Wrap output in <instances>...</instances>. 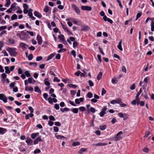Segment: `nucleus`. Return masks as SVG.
Masks as SVG:
<instances>
[{"mask_svg":"<svg viewBox=\"0 0 154 154\" xmlns=\"http://www.w3.org/2000/svg\"><path fill=\"white\" fill-rule=\"evenodd\" d=\"M7 130L3 128H0V134H3Z\"/></svg>","mask_w":154,"mask_h":154,"instance_id":"16","label":"nucleus"},{"mask_svg":"<svg viewBox=\"0 0 154 154\" xmlns=\"http://www.w3.org/2000/svg\"><path fill=\"white\" fill-rule=\"evenodd\" d=\"M17 15L16 14H14L11 17V19L12 20L17 19Z\"/></svg>","mask_w":154,"mask_h":154,"instance_id":"28","label":"nucleus"},{"mask_svg":"<svg viewBox=\"0 0 154 154\" xmlns=\"http://www.w3.org/2000/svg\"><path fill=\"white\" fill-rule=\"evenodd\" d=\"M55 125L57 126H60L61 125V124L59 122H55Z\"/></svg>","mask_w":154,"mask_h":154,"instance_id":"63","label":"nucleus"},{"mask_svg":"<svg viewBox=\"0 0 154 154\" xmlns=\"http://www.w3.org/2000/svg\"><path fill=\"white\" fill-rule=\"evenodd\" d=\"M5 72L7 74H9L10 72V71L9 69V68L7 66L5 67Z\"/></svg>","mask_w":154,"mask_h":154,"instance_id":"26","label":"nucleus"},{"mask_svg":"<svg viewBox=\"0 0 154 154\" xmlns=\"http://www.w3.org/2000/svg\"><path fill=\"white\" fill-rule=\"evenodd\" d=\"M71 110L74 113H77L78 112V109L77 108H74L72 109Z\"/></svg>","mask_w":154,"mask_h":154,"instance_id":"38","label":"nucleus"},{"mask_svg":"<svg viewBox=\"0 0 154 154\" xmlns=\"http://www.w3.org/2000/svg\"><path fill=\"white\" fill-rule=\"evenodd\" d=\"M116 78L114 77L112 79V82L113 84H114L115 83H117L118 80H116Z\"/></svg>","mask_w":154,"mask_h":154,"instance_id":"39","label":"nucleus"},{"mask_svg":"<svg viewBox=\"0 0 154 154\" xmlns=\"http://www.w3.org/2000/svg\"><path fill=\"white\" fill-rule=\"evenodd\" d=\"M0 100H3L4 103L7 102V97L3 94H0Z\"/></svg>","mask_w":154,"mask_h":154,"instance_id":"5","label":"nucleus"},{"mask_svg":"<svg viewBox=\"0 0 154 154\" xmlns=\"http://www.w3.org/2000/svg\"><path fill=\"white\" fill-rule=\"evenodd\" d=\"M72 7L74 9L76 13L78 14H79L80 13V11L79 9L78 8V7L74 4H72Z\"/></svg>","mask_w":154,"mask_h":154,"instance_id":"7","label":"nucleus"},{"mask_svg":"<svg viewBox=\"0 0 154 154\" xmlns=\"http://www.w3.org/2000/svg\"><path fill=\"white\" fill-rule=\"evenodd\" d=\"M79 44L77 41H75L73 43V47L74 48L77 47L78 45Z\"/></svg>","mask_w":154,"mask_h":154,"instance_id":"35","label":"nucleus"},{"mask_svg":"<svg viewBox=\"0 0 154 154\" xmlns=\"http://www.w3.org/2000/svg\"><path fill=\"white\" fill-rule=\"evenodd\" d=\"M54 108L57 110L59 109L60 108L59 104H55L54 105Z\"/></svg>","mask_w":154,"mask_h":154,"instance_id":"60","label":"nucleus"},{"mask_svg":"<svg viewBox=\"0 0 154 154\" xmlns=\"http://www.w3.org/2000/svg\"><path fill=\"white\" fill-rule=\"evenodd\" d=\"M79 110L82 111H84L85 110V107L83 106H81L79 108Z\"/></svg>","mask_w":154,"mask_h":154,"instance_id":"51","label":"nucleus"},{"mask_svg":"<svg viewBox=\"0 0 154 154\" xmlns=\"http://www.w3.org/2000/svg\"><path fill=\"white\" fill-rule=\"evenodd\" d=\"M48 78L45 79V84L47 86H49L50 85V83L48 81Z\"/></svg>","mask_w":154,"mask_h":154,"instance_id":"23","label":"nucleus"},{"mask_svg":"<svg viewBox=\"0 0 154 154\" xmlns=\"http://www.w3.org/2000/svg\"><path fill=\"white\" fill-rule=\"evenodd\" d=\"M29 65L30 66L34 65L35 67L37 66V63L35 62H30L29 63Z\"/></svg>","mask_w":154,"mask_h":154,"instance_id":"42","label":"nucleus"},{"mask_svg":"<svg viewBox=\"0 0 154 154\" xmlns=\"http://www.w3.org/2000/svg\"><path fill=\"white\" fill-rule=\"evenodd\" d=\"M29 109L30 112V113L27 114L26 115L25 119L26 120L29 119V117L32 118L34 116L32 113L34 112V110L32 108L31 106H29Z\"/></svg>","mask_w":154,"mask_h":154,"instance_id":"1","label":"nucleus"},{"mask_svg":"<svg viewBox=\"0 0 154 154\" xmlns=\"http://www.w3.org/2000/svg\"><path fill=\"white\" fill-rule=\"evenodd\" d=\"M48 101L51 104L52 103V100L53 98H52L51 97H50L48 98Z\"/></svg>","mask_w":154,"mask_h":154,"instance_id":"58","label":"nucleus"},{"mask_svg":"<svg viewBox=\"0 0 154 154\" xmlns=\"http://www.w3.org/2000/svg\"><path fill=\"white\" fill-rule=\"evenodd\" d=\"M66 49L65 48H61L58 51V53H61L62 52H64L66 51Z\"/></svg>","mask_w":154,"mask_h":154,"instance_id":"45","label":"nucleus"},{"mask_svg":"<svg viewBox=\"0 0 154 154\" xmlns=\"http://www.w3.org/2000/svg\"><path fill=\"white\" fill-rule=\"evenodd\" d=\"M90 111L91 112L94 113L95 112L96 110L93 107H91L90 109Z\"/></svg>","mask_w":154,"mask_h":154,"instance_id":"56","label":"nucleus"},{"mask_svg":"<svg viewBox=\"0 0 154 154\" xmlns=\"http://www.w3.org/2000/svg\"><path fill=\"white\" fill-rule=\"evenodd\" d=\"M19 45L23 49L26 48L28 47L27 45L23 42H20L19 44Z\"/></svg>","mask_w":154,"mask_h":154,"instance_id":"12","label":"nucleus"},{"mask_svg":"<svg viewBox=\"0 0 154 154\" xmlns=\"http://www.w3.org/2000/svg\"><path fill=\"white\" fill-rule=\"evenodd\" d=\"M142 14V13L140 12H139V13H138L137 15L136 18V20H137L138 19L140 18Z\"/></svg>","mask_w":154,"mask_h":154,"instance_id":"33","label":"nucleus"},{"mask_svg":"<svg viewBox=\"0 0 154 154\" xmlns=\"http://www.w3.org/2000/svg\"><path fill=\"white\" fill-rule=\"evenodd\" d=\"M14 40L13 39H8V42L10 44H14L15 43Z\"/></svg>","mask_w":154,"mask_h":154,"instance_id":"24","label":"nucleus"},{"mask_svg":"<svg viewBox=\"0 0 154 154\" xmlns=\"http://www.w3.org/2000/svg\"><path fill=\"white\" fill-rule=\"evenodd\" d=\"M25 90L26 91H33V88L32 87H28L27 86H26L25 88Z\"/></svg>","mask_w":154,"mask_h":154,"instance_id":"15","label":"nucleus"},{"mask_svg":"<svg viewBox=\"0 0 154 154\" xmlns=\"http://www.w3.org/2000/svg\"><path fill=\"white\" fill-rule=\"evenodd\" d=\"M55 55V54H51L48 56L47 59V60L48 61L50 60V59H51L53 57H54V56Z\"/></svg>","mask_w":154,"mask_h":154,"instance_id":"27","label":"nucleus"},{"mask_svg":"<svg viewBox=\"0 0 154 154\" xmlns=\"http://www.w3.org/2000/svg\"><path fill=\"white\" fill-rule=\"evenodd\" d=\"M102 72H100L98 74V75L97 76V79L98 80H100L102 78Z\"/></svg>","mask_w":154,"mask_h":154,"instance_id":"21","label":"nucleus"},{"mask_svg":"<svg viewBox=\"0 0 154 154\" xmlns=\"http://www.w3.org/2000/svg\"><path fill=\"white\" fill-rule=\"evenodd\" d=\"M16 4V3H14L12 4L11 6L10 9H12L15 8V7Z\"/></svg>","mask_w":154,"mask_h":154,"instance_id":"47","label":"nucleus"},{"mask_svg":"<svg viewBox=\"0 0 154 154\" xmlns=\"http://www.w3.org/2000/svg\"><path fill=\"white\" fill-rule=\"evenodd\" d=\"M107 108L105 106L102 109L101 112L99 114L101 117H103L104 115L106 113V111Z\"/></svg>","mask_w":154,"mask_h":154,"instance_id":"4","label":"nucleus"},{"mask_svg":"<svg viewBox=\"0 0 154 154\" xmlns=\"http://www.w3.org/2000/svg\"><path fill=\"white\" fill-rule=\"evenodd\" d=\"M34 91L36 92H37L38 93H41V90L38 87V86H36L34 88Z\"/></svg>","mask_w":154,"mask_h":154,"instance_id":"20","label":"nucleus"},{"mask_svg":"<svg viewBox=\"0 0 154 154\" xmlns=\"http://www.w3.org/2000/svg\"><path fill=\"white\" fill-rule=\"evenodd\" d=\"M49 7L47 6L46 5L45 8L44 9V11L46 13H47L48 11Z\"/></svg>","mask_w":154,"mask_h":154,"instance_id":"36","label":"nucleus"},{"mask_svg":"<svg viewBox=\"0 0 154 154\" xmlns=\"http://www.w3.org/2000/svg\"><path fill=\"white\" fill-rule=\"evenodd\" d=\"M144 82H145L146 84V85L149 82V77H147L145 78L144 80Z\"/></svg>","mask_w":154,"mask_h":154,"instance_id":"30","label":"nucleus"},{"mask_svg":"<svg viewBox=\"0 0 154 154\" xmlns=\"http://www.w3.org/2000/svg\"><path fill=\"white\" fill-rule=\"evenodd\" d=\"M37 39L38 44L41 45L42 42V37L40 35H38L37 36Z\"/></svg>","mask_w":154,"mask_h":154,"instance_id":"9","label":"nucleus"},{"mask_svg":"<svg viewBox=\"0 0 154 154\" xmlns=\"http://www.w3.org/2000/svg\"><path fill=\"white\" fill-rule=\"evenodd\" d=\"M81 9L84 11H90L92 10V8L87 6H82L81 7Z\"/></svg>","mask_w":154,"mask_h":154,"instance_id":"6","label":"nucleus"},{"mask_svg":"<svg viewBox=\"0 0 154 154\" xmlns=\"http://www.w3.org/2000/svg\"><path fill=\"white\" fill-rule=\"evenodd\" d=\"M122 72H124L125 73L126 72L127 70L124 66H123L122 67Z\"/></svg>","mask_w":154,"mask_h":154,"instance_id":"55","label":"nucleus"},{"mask_svg":"<svg viewBox=\"0 0 154 154\" xmlns=\"http://www.w3.org/2000/svg\"><path fill=\"white\" fill-rule=\"evenodd\" d=\"M8 48L9 49V52L11 56H15L16 55L15 54L16 53V52L15 51L16 49H13L9 48Z\"/></svg>","mask_w":154,"mask_h":154,"instance_id":"2","label":"nucleus"},{"mask_svg":"<svg viewBox=\"0 0 154 154\" xmlns=\"http://www.w3.org/2000/svg\"><path fill=\"white\" fill-rule=\"evenodd\" d=\"M15 83L14 82H12L9 85V86L11 88H13L15 86Z\"/></svg>","mask_w":154,"mask_h":154,"instance_id":"64","label":"nucleus"},{"mask_svg":"<svg viewBox=\"0 0 154 154\" xmlns=\"http://www.w3.org/2000/svg\"><path fill=\"white\" fill-rule=\"evenodd\" d=\"M80 144V143L79 142H76L72 143V145L73 146H75L77 145H79Z\"/></svg>","mask_w":154,"mask_h":154,"instance_id":"32","label":"nucleus"},{"mask_svg":"<svg viewBox=\"0 0 154 154\" xmlns=\"http://www.w3.org/2000/svg\"><path fill=\"white\" fill-rule=\"evenodd\" d=\"M116 101V102L117 103H119L120 104V103H122V101L120 99H117Z\"/></svg>","mask_w":154,"mask_h":154,"instance_id":"52","label":"nucleus"},{"mask_svg":"<svg viewBox=\"0 0 154 154\" xmlns=\"http://www.w3.org/2000/svg\"><path fill=\"white\" fill-rule=\"evenodd\" d=\"M28 81L29 83L30 84L32 83L33 82L34 83L35 82V81L32 78H29Z\"/></svg>","mask_w":154,"mask_h":154,"instance_id":"17","label":"nucleus"},{"mask_svg":"<svg viewBox=\"0 0 154 154\" xmlns=\"http://www.w3.org/2000/svg\"><path fill=\"white\" fill-rule=\"evenodd\" d=\"M107 145V143H102L101 142H99L97 143L96 144H93V146H105Z\"/></svg>","mask_w":154,"mask_h":154,"instance_id":"11","label":"nucleus"},{"mask_svg":"<svg viewBox=\"0 0 154 154\" xmlns=\"http://www.w3.org/2000/svg\"><path fill=\"white\" fill-rule=\"evenodd\" d=\"M58 37L59 39L62 42H65L67 44L66 41L65 39L64 36L63 34H61L60 35H59Z\"/></svg>","mask_w":154,"mask_h":154,"instance_id":"10","label":"nucleus"},{"mask_svg":"<svg viewBox=\"0 0 154 154\" xmlns=\"http://www.w3.org/2000/svg\"><path fill=\"white\" fill-rule=\"evenodd\" d=\"M54 130L55 132H57L59 131V128L55 126L54 127Z\"/></svg>","mask_w":154,"mask_h":154,"instance_id":"61","label":"nucleus"},{"mask_svg":"<svg viewBox=\"0 0 154 154\" xmlns=\"http://www.w3.org/2000/svg\"><path fill=\"white\" fill-rule=\"evenodd\" d=\"M143 151L145 153H148L149 151V149L147 147H144L143 149Z\"/></svg>","mask_w":154,"mask_h":154,"instance_id":"29","label":"nucleus"},{"mask_svg":"<svg viewBox=\"0 0 154 154\" xmlns=\"http://www.w3.org/2000/svg\"><path fill=\"white\" fill-rule=\"evenodd\" d=\"M6 2L5 5V7H8L9 5H10L11 2L10 0H6Z\"/></svg>","mask_w":154,"mask_h":154,"instance_id":"31","label":"nucleus"},{"mask_svg":"<svg viewBox=\"0 0 154 154\" xmlns=\"http://www.w3.org/2000/svg\"><path fill=\"white\" fill-rule=\"evenodd\" d=\"M27 32L31 36H33L34 35V33L32 31H27Z\"/></svg>","mask_w":154,"mask_h":154,"instance_id":"62","label":"nucleus"},{"mask_svg":"<svg viewBox=\"0 0 154 154\" xmlns=\"http://www.w3.org/2000/svg\"><path fill=\"white\" fill-rule=\"evenodd\" d=\"M25 74L27 77H29L31 76V75L29 71H26L25 72Z\"/></svg>","mask_w":154,"mask_h":154,"instance_id":"44","label":"nucleus"},{"mask_svg":"<svg viewBox=\"0 0 154 154\" xmlns=\"http://www.w3.org/2000/svg\"><path fill=\"white\" fill-rule=\"evenodd\" d=\"M41 150L40 149H36L34 151V154H36L37 153H39L40 152Z\"/></svg>","mask_w":154,"mask_h":154,"instance_id":"53","label":"nucleus"},{"mask_svg":"<svg viewBox=\"0 0 154 154\" xmlns=\"http://www.w3.org/2000/svg\"><path fill=\"white\" fill-rule=\"evenodd\" d=\"M100 129L101 130H105L106 128V125H102V126H100Z\"/></svg>","mask_w":154,"mask_h":154,"instance_id":"41","label":"nucleus"},{"mask_svg":"<svg viewBox=\"0 0 154 154\" xmlns=\"http://www.w3.org/2000/svg\"><path fill=\"white\" fill-rule=\"evenodd\" d=\"M144 94L142 93L141 94V96H143L146 99H148L149 98V97L148 96V94L147 92H144Z\"/></svg>","mask_w":154,"mask_h":154,"instance_id":"19","label":"nucleus"},{"mask_svg":"<svg viewBox=\"0 0 154 154\" xmlns=\"http://www.w3.org/2000/svg\"><path fill=\"white\" fill-rule=\"evenodd\" d=\"M88 83L89 84V85L91 87L93 86L94 85L93 83L91 80H89L88 81Z\"/></svg>","mask_w":154,"mask_h":154,"instance_id":"57","label":"nucleus"},{"mask_svg":"<svg viewBox=\"0 0 154 154\" xmlns=\"http://www.w3.org/2000/svg\"><path fill=\"white\" fill-rule=\"evenodd\" d=\"M92 94L90 92H89L87 94V97L89 98H91L92 97Z\"/></svg>","mask_w":154,"mask_h":154,"instance_id":"46","label":"nucleus"},{"mask_svg":"<svg viewBox=\"0 0 154 154\" xmlns=\"http://www.w3.org/2000/svg\"><path fill=\"white\" fill-rule=\"evenodd\" d=\"M122 40H121L118 45V48L121 51L123 50V49L122 46Z\"/></svg>","mask_w":154,"mask_h":154,"instance_id":"14","label":"nucleus"},{"mask_svg":"<svg viewBox=\"0 0 154 154\" xmlns=\"http://www.w3.org/2000/svg\"><path fill=\"white\" fill-rule=\"evenodd\" d=\"M56 138L58 139H61L62 138H63L65 139H66V138L63 136H61V135H56Z\"/></svg>","mask_w":154,"mask_h":154,"instance_id":"25","label":"nucleus"},{"mask_svg":"<svg viewBox=\"0 0 154 154\" xmlns=\"http://www.w3.org/2000/svg\"><path fill=\"white\" fill-rule=\"evenodd\" d=\"M37 134H38V133H33L31 135V137L33 139H35L37 136Z\"/></svg>","mask_w":154,"mask_h":154,"instance_id":"34","label":"nucleus"},{"mask_svg":"<svg viewBox=\"0 0 154 154\" xmlns=\"http://www.w3.org/2000/svg\"><path fill=\"white\" fill-rule=\"evenodd\" d=\"M151 30L152 31H154V25L153 21H152L151 23Z\"/></svg>","mask_w":154,"mask_h":154,"instance_id":"43","label":"nucleus"},{"mask_svg":"<svg viewBox=\"0 0 154 154\" xmlns=\"http://www.w3.org/2000/svg\"><path fill=\"white\" fill-rule=\"evenodd\" d=\"M49 119L53 121H54L55 120V119L54 117L52 116H49Z\"/></svg>","mask_w":154,"mask_h":154,"instance_id":"54","label":"nucleus"},{"mask_svg":"<svg viewBox=\"0 0 154 154\" xmlns=\"http://www.w3.org/2000/svg\"><path fill=\"white\" fill-rule=\"evenodd\" d=\"M135 86L134 83L131 86L130 88L131 90H134L135 89Z\"/></svg>","mask_w":154,"mask_h":154,"instance_id":"49","label":"nucleus"},{"mask_svg":"<svg viewBox=\"0 0 154 154\" xmlns=\"http://www.w3.org/2000/svg\"><path fill=\"white\" fill-rule=\"evenodd\" d=\"M68 86L72 88H76L77 87L76 85L72 84H69Z\"/></svg>","mask_w":154,"mask_h":154,"instance_id":"40","label":"nucleus"},{"mask_svg":"<svg viewBox=\"0 0 154 154\" xmlns=\"http://www.w3.org/2000/svg\"><path fill=\"white\" fill-rule=\"evenodd\" d=\"M33 55L32 54H30L28 57V59L29 60H31L33 58Z\"/></svg>","mask_w":154,"mask_h":154,"instance_id":"59","label":"nucleus"},{"mask_svg":"<svg viewBox=\"0 0 154 154\" xmlns=\"http://www.w3.org/2000/svg\"><path fill=\"white\" fill-rule=\"evenodd\" d=\"M140 94V93L138 92L136 97V100L138 101H139L140 100V99L139 98V96Z\"/></svg>","mask_w":154,"mask_h":154,"instance_id":"37","label":"nucleus"},{"mask_svg":"<svg viewBox=\"0 0 154 154\" xmlns=\"http://www.w3.org/2000/svg\"><path fill=\"white\" fill-rule=\"evenodd\" d=\"M26 142L28 145H31L32 143V140L30 138H29L26 140Z\"/></svg>","mask_w":154,"mask_h":154,"instance_id":"22","label":"nucleus"},{"mask_svg":"<svg viewBox=\"0 0 154 154\" xmlns=\"http://www.w3.org/2000/svg\"><path fill=\"white\" fill-rule=\"evenodd\" d=\"M42 56H38L36 57V60L37 61H40L42 59Z\"/></svg>","mask_w":154,"mask_h":154,"instance_id":"50","label":"nucleus"},{"mask_svg":"<svg viewBox=\"0 0 154 154\" xmlns=\"http://www.w3.org/2000/svg\"><path fill=\"white\" fill-rule=\"evenodd\" d=\"M34 14L36 17L39 18H41L42 17L41 14L37 11H35Z\"/></svg>","mask_w":154,"mask_h":154,"instance_id":"13","label":"nucleus"},{"mask_svg":"<svg viewBox=\"0 0 154 154\" xmlns=\"http://www.w3.org/2000/svg\"><path fill=\"white\" fill-rule=\"evenodd\" d=\"M87 149L84 148H82L78 152L79 153L82 154L83 152H85L87 151Z\"/></svg>","mask_w":154,"mask_h":154,"instance_id":"18","label":"nucleus"},{"mask_svg":"<svg viewBox=\"0 0 154 154\" xmlns=\"http://www.w3.org/2000/svg\"><path fill=\"white\" fill-rule=\"evenodd\" d=\"M81 30L82 31H87L89 30L90 27L87 26L83 25L81 26Z\"/></svg>","mask_w":154,"mask_h":154,"instance_id":"8","label":"nucleus"},{"mask_svg":"<svg viewBox=\"0 0 154 154\" xmlns=\"http://www.w3.org/2000/svg\"><path fill=\"white\" fill-rule=\"evenodd\" d=\"M123 132L122 131H120L118 132L116 134V137H114L115 138V140L117 141L122 139V137L120 136L119 135L122 134Z\"/></svg>","mask_w":154,"mask_h":154,"instance_id":"3","label":"nucleus"},{"mask_svg":"<svg viewBox=\"0 0 154 154\" xmlns=\"http://www.w3.org/2000/svg\"><path fill=\"white\" fill-rule=\"evenodd\" d=\"M106 91L104 88H103L102 90L101 95L103 96L105 94H106Z\"/></svg>","mask_w":154,"mask_h":154,"instance_id":"48","label":"nucleus"}]
</instances>
